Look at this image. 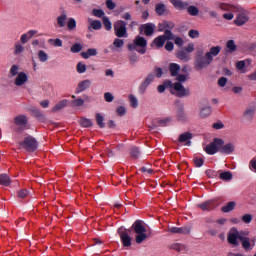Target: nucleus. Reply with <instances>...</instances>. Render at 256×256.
<instances>
[{
  "mask_svg": "<svg viewBox=\"0 0 256 256\" xmlns=\"http://www.w3.org/2000/svg\"><path fill=\"white\" fill-rule=\"evenodd\" d=\"M76 69L78 73H85V71H87V65L79 62L76 66Z\"/></svg>",
  "mask_w": 256,
  "mask_h": 256,
  "instance_id": "nucleus-56",
  "label": "nucleus"
},
{
  "mask_svg": "<svg viewBox=\"0 0 256 256\" xmlns=\"http://www.w3.org/2000/svg\"><path fill=\"white\" fill-rule=\"evenodd\" d=\"M57 23L59 27H65L67 23V14L62 13L60 16L57 17Z\"/></svg>",
  "mask_w": 256,
  "mask_h": 256,
  "instance_id": "nucleus-36",
  "label": "nucleus"
},
{
  "mask_svg": "<svg viewBox=\"0 0 256 256\" xmlns=\"http://www.w3.org/2000/svg\"><path fill=\"white\" fill-rule=\"evenodd\" d=\"M68 31H74V29H77V21L75 18H70L67 23Z\"/></svg>",
  "mask_w": 256,
  "mask_h": 256,
  "instance_id": "nucleus-46",
  "label": "nucleus"
},
{
  "mask_svg": "<svg viewBox=\"0 0 256 256\" xmlns=\"http://www.w3.org/2000/svg\"><path fill=\"white\" fill-rule=\"evenodd\" d=\"M29 196V191L27 189H21L17 193L18 199H25Z\"/></svg>",
  "mask_w": 256,
  "mask_h": 256,
  "instance_id": "nucleus-54",
  "label": "nucleus"
},
{
  "mask_svg": "<svg viewBox=\"0 0 256 256\" xmlns=\"http://www.w3.org/2000/svg\"><path fill=\"white\" fill-rule=\"evenodd\" d=\"M177 58L180 59V61H189V55L187 54V52H185V50H181L177 53Z\"/></svg>",
  "mask_w": 256,
  "mask_h": 256,
  "instance_id": "nucleus-45",
  "label": "nucleus"
},
{
  "mask_svg": "<svg viewBox=\"0 0 256 256\" xmlns=\"http://www.w3.org/2000/svg\"><path fill=\"white\" fill-rule=\"evenodd\" d=\"M72 107H82V105H85V100L83 98H77L71 101Z\"/></svg>",
  "mask_w": 256,
  "mask_h": 256,
  "instance_id": "nucleus-50",
  "label": "nucleus"
},
{
  "mask_svg": "<svg viewBox=\"0 0 256 256\" xmlns=\"http://www.w3.org/2000/svg\"><path fill=\"white\" fill-rule=\"evenodd\" d=\"M169 233H174L178 235H189L191 233V227L183 226V227H171L169 228Z\"/></svg>",
  "mask_w": 256,
  "mask_h": 256,
  "instance_id": "nucleus-11",
  "label": "nucleus"
},
{
  "mask_svg": "<svg viewBox=\"0 0 256 256\" xmlns=\"http://www.w3.org/2000/svg\"><path fill=\"white\" fill-rule=\"evenodd\" d=\"M198 209H201V211H215L219 207V204L216 200H208L205 202H202L197 205Z\"/></svg>",
  "mask_w": 256,
  "mask_h": 256,
  "instance_id": "nucleus-9",
  "label": "nucleus"
},
{
  "mask_svg": "<svg viewBox=\"0 0 256 256\" xmlns=\"http://www.w3.org/2000/svg\"><path fill=\"white\" fill-rule=\"evenodd\" d=\"M129 102L131 107H133V109H137L139 107V100L137 99V97H135V95L133 94L129 95Z\"/></svg>",
  "mask_w": 256,
  "mask_h": 256,
  "instance_id": "nucleus-37",
  "label": "nucleus"
},
{
  "mask_svg": "<svg viewBox=\"0 0 256 256\" xmlns=\"http://www.w3.org/2000/svg\"><path fill=\"white\" fill-rule=\"evenodd\" d=\"M70 51L71 53H81V51H83V45L75 43L71 46Z\"/></svg>",
  "mask_w": 256,
  "mask_h": 256,
  "instance_id": "nucleus-49",
  "label": "nucleus"
},
{
  "mask_svg": "<svg viewBox=\"0 0 256 256\" xmlns=\"http://www.w3.org/2000/svg\"><path fill=\"white\" fill-rule=\"evenodd\" d=\"M191 139H193V134L191 132H184L179 135L178 142L184 143L187 147H191Z\"/></svg>",
  "mask_w": 256,
  "mask_h": 256,
  "instance_id": "nucleus-12",
  "label": "nucleus"
},
{
  "mask_svg": "<svg viewBox=\"0 0 256 256\" xmlns=\"http://www.w3.org/2000/svg\"><path fill=\"white\" fill-rule=\"evenodd\" d=\"M130 63L133 65L134 63H137L139 61V56H137V53L132 52L128 55Z\"/></svg>",
  "mask_w": 256,
  "mask_h": 256,
  "instance_id": "nucleus-55",
  "label": "nucleus"
},
{
  "mask_svg": "<svg viewBox=\"0 0 256 256\" xmlns=\"http://www.w3.org/2000/svg\"><path fill=\"white\" fill-rule=\"evenodd\" d=\"M247 21H249V17H247V15L245 14H239L236 19L234 20L235 25H237L238 27L243 26L244 23H247Z\"/></svg>",
  "mask_w": 256,
  "mask_h": 256,
  "instance_id": "nucleus-22",
  "label": "nucleus"
},
{
  "mask_svg": "<svg viewBox=\"0 0 256 256\" xmlns=\"http://www.w3.org/2000/svg\"><path fill=\"white\" fill-rule=\"evenodd\" d=\"M130 155H131L132 159H139V157L141 155V150H139V147H137V146H132L130 148Z\"/></svg>",
  "mask_w": 256,
  "mask_h": 256,
  "instance_id": "nucleus-34",
  "label": "nucleus"
},
{
  "mask_svg": "<svg viewBox=\"0 0 256 256\" xmlns=\"http://www.w3.org/2000/svg\"><path fill=\"white\" fill-rule=\"evenodd\" d=\"M97 55V49L90 48L86 52H81L83 59H89V57H95Z\"/></svg>",
  "mask_w": 256,
  "mask_h": 256,
  "instance_id": "nucleus-28",
  "label": "nucleus"
},
{
  "mask_svg": "<svg viewBox=\"0 0 256 256\" xmlns=\"http://www.w3.org/2000/svg\"><path fill=\"white\" fill-rule=\"evenodd\" d=\"M129 51H137L140 55L147 53V39L143 36H136L133 44H128Z\"/></svg>",
  "mask_w": 256,
  "mask_h": 256,
  "instance_id": "nucleus-5",
  "label": "nucleus"
},
{
  "mask_svg": "<svg viewBox=\"0 0 256 256\" xmlns=\"http://www.w3.org/2000/svg\"><path fill=\"white\" fill-rule=\"evenodd\" d=\"M155 12L161 16V15H165V4L163 3H159L156 5L155 7Z\"/></svg>",
  "mask_w": 256,
  "mask_h": 256,
  "instance_id": "nucleus-47",
  "label": "nucleus"
},
{
  "mask_svg": "<svg viewBox=\"0 0 256 256\" xmlns=\"http://www.w3.org/2000/svg\"><path fill=\"white\" fill-rule=\"evenodd\" d=\"M31 113H32L33 117L38 119V121H45V115L43 114V112H41V110H39L37 108H33V109H31Z\"/></svg>",
  "mask_w": 256,
  "mask_h": 256,
  "instance_id": "nucleus-29",
  "label": "nucleus"
},
{
  "mask_svg": "<svg viewBox=\"0 0 256 256\" xmlns=\"http://www.w3.org/2000/svg\"><path fill=\"white\" fill-rule=\"evenodd\" d=\"M103 27V23H101V20H93L90 22V26L88 27L89 30L94 29V31H99Z\"/></svg>",
  "mask_w": 256,
  "mask_h": 256,
  "instance_id": "nucleus-30",
  "label": "nucleus"
},
{
  "mask_svg": "<svg viewBox=\"0 0 256 256\" xmlns=\"http://www.w3.org/2000/svg\"><path fill=\"white\" fill-rule=\"evenodd\" d=\"M69 103V100L65 99L60 101L58 104H56L53 109H52V113H57V111H61V109H64V107H67Z\"/></svg>",
  "mask_w": 256,
  "mask_h": 256,
  "instance_id": "nucleus-27",
  "label": "nucleus"
},
{
  "mask_svg": "<svg viewBox=\"0 0 256 256\" xmlns=\"http://www.w3.org/2000/svg\"><path fill=\"white\" fill-rule=\"evenodd\" d=\"M131 231H134V233H136L135 241L138 245H141V243H143V241H146L147 239H149V237H151V232L147 233V229L143 225V221L136 220L132 224L130 229H128V230L123 229V228L118 229V235L120 237V241H121L123 247H131L132 238L129 235V233H131Z\"/></svg>",
  "mask_w": 256,
  "mask_h": 256,
  "instance_id": "nucleus-1",
  "label": "nucleus"
},
{
  "mask_svg": "<svg viewBox=\"0 0 256 256\" xmlns=\"http://www.w3.org/2000/svg\"><path fill=\"white\" fill-rule=\"evenodd\" d=\"M19 75V66L18 65H12L9 71V77H17Z\"/></svg>",
  "mask_w": 256,
  "mask_h": 256,
  "instance_id": "nucleus-48",
  "label": "nucleus"
},
{
  "mask_svg": "<svg viewBox=\"0 0 256 256\" xmlns=\"http://www.w3.org/2000/svg\"><path fill=\"white\" fill-rule=\"evenodd\" d=\"M248 167L250 171H254L256 173V156L250 160Z\"/></svg>",
  "mask_w": 256,
  "mask_h": 256,
  "instance_id": "nucleus-57",
  "label": "nucleus"
},
{
  "mask_svg": "<svg viewBox=\"0 0 256 256\" xmlns=\"http://www.w3.org/2000/svg\"><path fill=\"white\" fill-rule=\"evenodd\" d=\"M48 43H50V45H53V47H63V40L59 38H56V39L50 38L48 40Z\"/></svg>",
  "mask_w": 256,
  "mask_h": 256,
  "instance_id": "nucleus-42",
  "label": "nucleus"
},
{
  "mask_svg": "<svg viewBox=\"0 0 256 256\" xmlns=\"http://www.w3.org/2000/svg\"><path fill=\"white\" fill-rule=\"evenodd\" d=\"M221 53V46H212L208 52L203 55V51L197 53L194 61L196 71L207 69L213 63L214 57Z\"/></svg>",
  "mask_w": 256,
  "mask_h": 256,
  "instance_id": "nucleus-3",
  "label": "nucleus"
},
{
  "mask_svg": "<svg viewBox=\"0 0 256 256\" xmlns=\"http://www.w3.org/2000/svg\"><path fill=\"white\" fill-rule=\"evenodd\" d=\"M222 145H225L224 139L214 138L210 144L206 145L205 152L207 155H215L216 153H219V149Z\"/></svg>",
  "mask_w": 256,
  "mask_h": 256,
  "instance_id": "nucleus-8",
  "label": "nucleus"
},
{
  "mask_svg": "<svg viewBox=\"0 0 256 256\" xmlns=\"http://www.w3.org/2000/svg\"><path fill=\"white\" fill-rule=\"evenodd\" d=\"M163 85L166 89H174L170 91L172 95H176V97L183 98V97H189L191 95V90L189 88H185V86L182 83L179 82H171V80H166L163 82Z\"/></svg>",
  "mask_w": 256,
  "mask_h": 256,
  "instance_id": "nucleus-4",
  "label": "nucleus"
},
{
  "mask_svg": "<svg viewBox=\"0 0 256 256\" xmlns=\"http://www.w3.org/2000/svg\"><path fill=\"white\" fill-rule=\"evenodd\" d=\"M174 43L175 45H177V47H181L183 45V38L181 37H174Z\"/></svg>",
  "mask_w": 256,
  "mask_h": 256,
  "instance_id": "nucleus-64",
  "label": "nucleus"
},
{
  "mask_svg": "<svg viewBox=\"0 0 256 256\" xmlns=\"http://www.w3.org/2000/svg\"><path fill=\"white\" fill-rule=\"evenodd\" d=\"M104 121H105V118L103 117V115L97 113L96 114V123L100 127V129H104V127H105Z\"/></svg>",
  "mask_w": 256,
  "mask_h": 256,
  "instance_id": "nucleus-41",
  "label": "nucleus"
},
{
  "mask_svg": "<svg viewBox=\"0 0 256 256\" xmlns=\"http://www.w3.org/2000/svg\"><path fill=\"white\" fill-rule=\"evenodd\" d=\"M235 152V144L227 143L220 146L219 153L222 155H232Z\"/></svg>",
  "mask_w": 256,
  "mask_h": 256,
  "instance_id": "nucleus-13",
  "label": "nucleus"
},
{
  "mask_svg": "<svg viewBox=\"0 0 256 256\" xmlns=\"http://www.w3.org/2000/svg\"><path fill=\"white\" fill-rule=\"evenodd\" d=\"M27 81H29V76H27V73L19 72L15 79V85L16 87H22V85L27 83Z\"/></svg>",
  "mask_w": 256,
  "mask_h": 256,
  "instance_id": "nucleus-15",
  "label": "nucleus"
},
{
  "mask_svg": "<svg viewBox=\"0 0 256 256\" xmlns=\"http://www.w3.org/2000/svg\"><path fill=\"white\" fill-rule=\"evenodd\" d=\"M140 29H143L146 37H151L155 33V24L153 23H146L143 24Z\"/></svg>",
  "mask_w": 256,
  "mask_h": 256,
  "instance_id": "nucleus-18",
  "label": "nucleus"
},
{
  "mask_svg": "<svg viewBox=\"0 0 256 256\" xmlns=\"http://www.w3.org/2000/svg\"><path fill=\"white\" fill-rule=\"evenodd\" d=\"M237 203L235 201L228 202L225 206L221 208L222 213H231L235 209Z\"/></svg>",
  "mask_w": 256,
  "mask_h": 256,
  "instance_id": "nucleus-26",
  "label": "nucleus"
},
{
  "mask_svg": "<svg viewBox=\"0 0 256 256\" xmlns=\"http://www.w3.org/2000/svg\"><path fill=\"white\" fill-rule=\"evenodd\" d=\"M220 179H222V181H231V179H233V173H231V171H225L220 173Z\"/></svg>",
  "mask_w": 256,
  "mask_h": 256,
  "instance_id": "nucleus-38",
  "label": "nucleus"
},
{
  "mask_svg": "<svg viewBox=\"0 0 256 256\" xmlns=\"http://www.w3.org/2000/svg\"><path fill=\"white\" fill-rule=\"evenodd\" d=\"M104 99L107 103H113V99H115V97L113 96V94L111 92H106L104 94Z\"/></svg>",
  "mask_w": 256,
  "mask_h": 256,
  "instance_id": "nucleus-59",
  "label": "nucleus"
},
{
  "mask_svg": "<svg viewBox=\"0 0 256 256\" xmlns=\"http://www.w3.org/2000/svg\"><path fill=\"white\" fill-rule=\"evenodd\" d=\"M203 163H205V160L203 158H194L195 167H203Z\"/></svg>",
  "mask_w": 256,
  "mask_h": 256,
  "instance_id": "nucleus-61",
  "label": "nucleus"
},
{
  "mask_svg": "<svg viewBox=\"0 0 256 256\" xmlns=\"http://www.w3.org/2000/svg\"><path fill=\"white\" fill-rule=\"evenodd\" d=\"M79 123L85 129H87L89 127H93V121L89 118L82 117V118H80Z\"/></svg>",
  "mask_w": 256,
  "mask_h": 256,
  "instance_id": "nucleus-31",
  "label": "nucleus"
},
{
  "mask_svg": "<svg viewBox=\"0 0 256 256\" xmlns=\"http://www.w3.org/2000/svg\"><path fill=\"white\" fill-rule=\"evenodd\" d=\"M166 41L165 36L160 35L153 40V45H155L157 49H161V47L165 45Z\"/></svg>",
  "mask_w": 256,
  "mask_h": 256,
  "instance_id": "nucleus-25",
  "label": "nucleus"
},
{
  "mask_svg": "<svg viewBox=\"0 0 256 256\" xmlns=\"http://www.w3.org/2000/svg\"><path fill=\"white\" fill-rule=\"evenodd\" d=\"M165 29H175V22L173 21H164L162 24H159V31H165Z\"/></svg>",
  "mask_w": 256,
  "mask_h": 256,
  "instance_id": "nucleus-23",
  "label": "nucleus"
},
{
  "mask_svg": "<svg viewBox=\"0 0 256 256\" xmlns=\"http://www.w3.org/2000/svg\"><path fill=\"white\" fill-rule=\"evenodd\" d=\"M106 7H107V9H109V11H113V9H115V7H117V4H115V2H113V0H106Z\"/></svg>",
  "mask_w": 256,
  "mask_h": 256,
  "instance_id": "nucleus-60",
  "label": "nucleus"
},
{
  "mask_svg": "<svg viewBox=\"0 0 256 256\" xmlns=\"http://www.w3.org/2000/svg\"><path fill=\"white\" fill-rule=\"evenodd\" d=\"M0 185L9 187L11 185V177L8 174H0Z\"/></svg>",
  "mask_w": 256,
  "mask_h": 256,
  "instance_id": "nucleus-24",
  "label": "nucleus"
},
{
  "mask_svg": "<svg viewBox=\"0 0 256 256\" xmlns=\"http://www.w3.org/2000/svg\"><path fill=\"white\" fill-rule=\"evenodd\" d=\"M243 223L249 224L253 221V215L251 214H245L242 216Z\"/></svg>",
  "mask_w": 256,
  "mask_h": 256,
  "instance_id": "nucleus-58",
  "label": "nucleus"
},
{
  "mask_svg": "<svg viewBox=\"0 0 256 256\" xmlns=\"http://www.w3.org/2000/svg\"><path fill=\"white\" fill-rule=\"evenodd\" d=\"M125 45V42L121 38H115L113 42V47H116V49H121Z\"/></svg>",
  "mask_w": 256,
  "mask_h": 256,
  "instance_id": "nucleus-52",
  "label": "nucleus"
},
{
  "mask_svg": "<svg viewBox=\"0 0 256 256\" xmlns=\"http://www.w3.org/2000/svg\"><path fill=\"white\" fill-rule=\"evenodd\" d=\"M91 87V80L86 79L78 83L76 87L75 93L79 95V93H83V91H87Z\"/></svg>",
  "mask_w": 256,
  "mask_h": 256,
  "instance_id": "nucleus-16",
  "label": "nucleus"
},
{
  "mask_svg": "<svg viewBox=\"0 0 256 256\" xmlns=\"http://www.w3.org/2000/svg\"><path fill=\"white\" fill-rule=\"evenodd\" d=\"M14 122L18 127H22V131H25V129H27L29 119L25 115H19L15 117Z\"/></svg>",
  "mask_w": 256,
  "mask_h": 256,
  "instance_id": "nucleus-14",
  "label": "nucleus"
},
{
  "mask_svg": "<svg viewBox=\"0 0 256 256\" xmlns=\"http://www.w3.org/2000/svg\"><path fill=\"white\" fill-rule=\"evenodd\" d=\"M211 113H213V109L211 108V106H206L200 110V117L205 119V117H209Z\"/></svg>",
  "mask_w": 256,
  "mask_h": 256,
  "instance_id": "nucleus-32",
  "label": "nucleus"
},
{
  "mask_svg": "<svg viewBox=\"0 0 256 256\" xmlns=\"http://www.w3.org/2000/svg\"><path fill=\"white\" fill-rule=\"evenodd\" d=\"M170 3L176 8L177 11H185V9L189 7V3L183 2L182 0H170Z\"/></svg>",
  "mask_w": 256,
  "mask_h": 256,
  "instance_id": "nucleus-17",
  "label": "nucleus"
},
{
  "mask_svg": "<svg viewBox=\"0 0 256 256\" xmlns=\"http://www.w3.org/2000/svg\"><path fill=\"white\" fill-rule=\"evenodd\" d=\"M187 13H189L192 17H197L199 15V8L196 6H187Z\"/></svg>",
  "mask_w": 256,
  "mask_h": 256,
  "instance_id": "nucleus-40",
  "label": "nucleus"
},
{
  "mask_svg": "<svg viewBox=\"0 0 256 256\" xmlns=\"http://www.w3.org/2000/svg\"><path fill=\"white\" fill-rule=\"evenodd\" d=\"M114 35L119 39H127L129 33L127 32V22L125 20H117L114 23Z\"/></svg>",
  "mask_w": 256,
  "mask_h": 256,
  "instance_id": "nucleus-7",
  "label": "nucleus"
},
{
  "mask_svg": "<svg viewBox=\"0 0 256 256\" xmlns=\"http://www.w3.org/2000/svg\"><path fill=\"white\" fill-rule=\"evenodd\" d=\"M25 51V47L21 42H16L14 45V55H21Z\"/></svg>",
  "mask_w": 256,
  "mask_h": 256,
  "instance_id": "nucleus-35",
  "label": "nucleus"
},
{
  "mask_svg": "<svg viewBox=\"0 0 256 256\" xmlns=\"http://www.w3.org/2000/svg\"><path fill=\"white\" fill-rule=\"evenodd\" d=\"M243 117L246 121H253V118L255 117V107H248L244 111Z\"/></svg>",
  "mask_w": 256,
  "mask_h": 256,
  "instance_id": "nucleus-19",
  "label": "nucleus"
},
{
  "mask_svg": "<svg viewBox=\"0 0 256 256\" xmlns=\"http://www.w3.org/2000/svg\"><path fill=\"white\" fill-rule=\"evenodd\" d=\"M92 15L101 19V17H105V11H103V9H93Z\"/></svg>",
  "mask_w": 256,
  "mask_h": 256,
  "instance_id": "nucleus-51",
  "label": "nucleus"
},
{
  "mask_svg": "<svg viewBox=\"0 0 256 256\" xmlns=\"http://www.w3.org/2000/svg\"><path fill=\"white\" fill-rule=\"evenodd\" d=\"M164 30V35L161 36L164 37L166 41H173V39H175V34H173V32H171L169 29Z\"/></svg>",
  "mask_w": 256,
  "mask_h": 256,
  "instance_id": "nucleus-43",
  "label": "nucleus"
},
{
  "mask_svg": "<svg viewBox=\"0 0 256 256\" xmlns=\"http://www.w3.org/2000/svg\"><path fill=\"white\" fill-rule=\"evenodd\" d=\"M219 87H225L227 85V78L226 77H220L218 80Z\"/></svg>",
  "mask_w": 256,
  "mask_h": 256,
  "instance_id": "nucleus-63",
  "label": "nucleus"
},
{
  "mask_svg": "<svg viewBox=\"0 0 256 256\" xmlns=\"http://www.w3.org/2000/svg\"><path fill=\"white\" fill-rule=\"evenodd\" d=\"M34 35H37V30H29L27 33L22 34L20 37L22 45H25Z\"/></svg>",
  "mask_w": 256,
  "mask_h": 256,
  "instance_id": "nucleus-20",
  "label": "nucleus"
},
{
  "mask_svg": "<svg viewBox=\"0 0 256 256\" xmlns=\"http://www.w3.org/2000/svg\"><path fill=\"white\" fill-rule=\"evenodd\" d=\"M155 80V75L153 74H149L144 80L143 82L140 84L139 86V91L140 93H145V91H147V87H149L151 85V83H153V81Z\"/></svg>",
  "mask_w": 256,
  "mask_h": 256,
  "instance_id": "nucleus-10",
  "label": "nucleus"
},
{
  "mask_svg": "<svg viewBox=\"0 0 256 256\" xmlns=\"http://www.w3.org/2000/svg\"><path fill=\"white\" fill-rule=\"evenodd\" d=\"M19 146L28 153H35V150L39 148V143L35 137L27 136L22 142H19Z\"/></svg>",
  "mask_w": 256,
  "mask_h": 256,
  "instance_id": "nucleus-6",
  "label": "nucleus"
},
{
  "mask_svg": "<svg viewBox=\"0 0 256 256\" xmlns=\"http://www.w3.org/2000/svg\"><path fill=\"white\" fill-rule=\"evenodd\" d=\"M176 81H178V83H185V81H187V75H185V74H178L176 76Z\"/></svg>",
  "mask_w": 256,
  "mask_h": 256,
  "instance_id": "nucleus-62",
  "label": "nucleus"
},
{
  "mask_svg": "<svg viewBox=\"0 0 256 256\" xmlns=\"http://www.w3.org/2000/svg\"><path fill=\"white\" fill-rule=\"evenodd\" d=\"M102 21L106 31H111V29H113V25L111 24V20H109V17L104 16L102 18Z\"/></svg>",
  "mask_w": 256,
  "mask_h": 256,
  "instance_id": "nucleus-44",
  "label": "nucleus"
},
{
  "mask_svg": "<svg viewBox=\"0 0 256 256\" xmlns=\"http://www.w3.org/2000/svg\"><path fill=\"white\" fill-rule=\"evenodd\" d=\"M226 47H227L229 53H235V51H237V45H235L234 40H229L226 43Z\"/></svg>",
  "mask_w": 256,
  "mask_h": 256,
  "instance_id": "nucleus-39",
  "label": "nucleus"
},
{
  "mask_svg": "<svg viewBox=\"0 0 256 256\" xmlns=\"http://www.w3.org/2000/svg\"><path fill=\"white\" fill-rule=\"evenodd\" d=\"M171 249H173L174 251H185L186 247L183 244H179V243H175L171 245Z\"/></svg>",
  "mask_w": 256,
  "mask_h": 256,
  "instance_id": "nucleus-53",
  "label": "nucleus"
},
{
  "mask_svg": "<svg viewBox=\"0 0 256 256\" xmlns=\"http://www.w3.org/2000/svg\"><path fill=\"white\" fill-rule=\"evenodd\" d=\"M179 71H181V66L177 63L169 64V72L171 77H177L179 75Z\"/></svg>",
  "mask_w": 256,
  "mask_h": 256,
  "instance_id": "nucleus-21",
  "label": "nucleus"
},
{
  "mask_svg": "<svg viewBox=\"0 0 256 256\" xmlns=\"http://www.w3.org/2000/svg\"><path fill=\"white\" fill-rule=\"evenodd\" d=\"M38 59L40 63H47L49 61V54L43 50L38 51Z\"/></svg>",
  "mask_w": 256,
  "mask_h": 256,
  "instance_id": "nucleus-33",
  "label": "nucleus"
},
{
  "mask_svg": "<svg viewBox=\"0 0 256 256\" xmlns=\"http://www.w3.org/2000/svg\"><path fill=\"white\" fill-rule=\"evenodd\" d=\"M227 241L232 247H239L240 241L244 251H253L255 248V238H249V231L247 230L239 231L235 227L231 228L227 235Z\"/></svg>",
  "mask_w": 256,
  "mask_h": 256,
  "instance_id": "nucleus-2",
  "label": "nucleus"
}]
</instances>
